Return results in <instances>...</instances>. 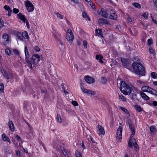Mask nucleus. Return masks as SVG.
I'll return each instance as SVG.
<instances>
[{
  "label": "nucleus",
  "mask_w": 157,
  "mask_h": 157,
  "mask_svg": "<svg viewBox=\"0 0 157 157\" xmlns=\"http://www.w3.org/2000/svg\"><path fill=\"white\" fill-rule=\"evenodd\" d=\"M131 71L139 77L144 76L145 71L144 67L140 63L135 62L131 66Z\"/></svg>",
  "instance_id": "obj_1"
},
{
  "label": "nucleus",
  "mask_w": 157,
  "mask_h": 157,
  "mask_svg": "<svg viewBox=\"0 0 157 157\" xmlns=\"http://www.w3.org/2000/svg\"><path fill=\"white\" fill-rule=\"evenodd\" d=\"M120 90L122 93L125 95H129L131 93L132 89L130 86L123 81L121 82Z\"/></svg>",
  "instance_id": "obj_2"
},
{
  "label": "nucleus",
  "mask_w": 157,
  "mask_h": 157,
  "mask_svg": "<svg viewBox=\"0 0 157 157\" xmlns=\"http://www.w3.org/2000/svg\"><path fill=\"white\" fill-rule=\"evenodd\" d=\"M40 56L38 54L33 55L31 58V62L29 59L26 60V62L27 63V65L32 69L33 68L32 63L33 65L37 64L40 60Z\"/></svg>",
  "instance_id": "obj_3"
},
{
  "label": "nucleus",
  "mask_w": 157,
  "mask_h": 157,
  "mask_svg": "<svg viewBox=\"0 0 157 157\" xmlns=\"http://www.w3.org/2000/svg\"><path fill=\"white\" fill-rule=\"evenodd\" d=\"M88 139V143L89 144H91V147L90 146L91 151L94 152L97 151L98 149L97 146V143L94 141L93 138L90 136H89Z\"/></svg>",
  "instance_id": "obj_4"
},
{
  "label": "nucleus",
  "mask_w": 157,
  "mask_h": 157,
  "mask_svg": "<svg viewBox=\"0 0 157 157\" xmlns=\"http://www.w3.org/2000/svg\"><path fill=\"white\" fill-rule=\"evenodd\" d=\"M107 13L108 15L107 17V18L113 20L117 19V15L113 10L110 9H107Z\"/></svg>",
  "instance_id": "obj_5"
},
{
  "label": "nucleus",
  "mask_w": 157,
  "mask_h": 157,
  "mask_svg": "<svg viewBox=\"0 0 157 157\" xmlns=\"http://www.w3.org/2000/svg\"><path fill=\"white\" fill-rule=\"evenodd\" d=\"M141 90L143 91L148 92L155 95H157V92L150 87L144 86L142 87Z\"/></svg>",
  "instance_id": "obj_6"
},
{
  "label": "nucleus",
  "mask_w": 157,
  "mask_h": 157,
  "mask_svg": "<svg viewBox=\"0 0 157 157\" xmlns=\"http://www.w3.org/2000/svg\"><path fill=\"white\" fill-rule=\"evenodd\" d=\"M25 4L28 12H32L34 10L33 5L30 1L28 0L26 1H25Z\"/></svg>",
  "instance_id": "obj_7"
},
{
  "label": "nucleus",
  "mask_w": 157,
  "mask_h": 157,
  "mask_svg": "<svg viewBox=\"0 0 157 157\" xmlns=\"http://www.w3.org/2000/svg\"><path fill=\"white\" fill-rule=\"evenodd\" d=\"M122 128L121 126H119L117 130L116 134V137L119 143L121 142V140L122 139Z\"/></svg>",
  "instance_id": "obj_8"
},
{
  "label": "nucleus",
  "mask_w": 157,
  "mask_h": 157,
  "mask_svg": "<svg viewBox=\"0 0 157 157\" xmlns=\"http://www.w3.org/2000/svg\"><path fill=\"white\" fill-rule=\"evenodd\" d=\"M66 37L67 40L69 41H72L74 39L73 33L70 29L67 30Z\"/></svg>",
  "instance_id": "obj_9"
},
{
  "label": "nucleus",
  "mask_w": 157,
  "mask_h": 157,
  "mask_svg": "<svg viewBox=\"0 0 157 157\" xmlns=\"http://www.w3.org/2000/svg\"><path fill=\"white\" fill-rule=\"evenodd\" d=\"M2 43L4 45L8 44L10 41V37L9 35L6 33L3 34L2 38Z\"/></svg>",
  "instance_id": "obj_10"
},
{
  "label": "nucleus",
  "mask_w": 157,
  "mask_h": 157,
  "mask_svg": "<svg viewBox=\"0 0 157 157\" xmlns=\"http://www.w3.org/2000/svg\"><path fill=\"white\" fill-rule=\"evenodd\" d=\"M132 144H133V146L134 147L136 148H138V146L137 143H136V140L134 139H130L129 140L128 142V147L130 148H132L133 147V146L132 145Z\"/></svg>",
  "instance_id": "obj_11"
},
{
  "label": "nucleus",
  "mask_w": 157,
  "mask_h": 157,
  "mask_svg": "<svg viewBox=\"0 0 157 157\" xmlns=\"http://www.w3.org/2000/svg\"><path fill=\"white\" fill-rule=\"evenodd\" d=\"M2 73L4 77L7 78V79L12 78V74L10 72H7L3 70L2 71Z\"/></svg>",
  "instance_id": "obj_12"
},
{
  "label": "nucleus",
  "mask_w": 157,
  "mask_h": 157,
  "mask_svg": "<svg viewBox=\"0 0 157 157\" xmlns=\"http://www.w3.org/2000/svg\"><path fill=\"white\" fill-rule=\"evenodd\" d=\"M85 81L89 84L94 83L95 82V80L93 78L90 77L89 76H85Z\"/></svg>",
  "instance_id": "obj_13"
},
{
  "label": "nucleus",
  "mask_w": 157,
  "mask_h": 157,
  "mask_svg": "<svg viewBox=\"0 0 157 157\" xmlns=\"http://www.w3.org/2000/svg\"><path fill=\"white\" fill-rule=\"evenodd\" d=\"M98 22L100 25H103L104 24H109V23L106 19L101 18L99 19L98 20Z\"/></svg>",
  "instance_id": "obj_14"
},
{
  "label": "nucleus",
  "mask_w": 157,
  "mask_h": 157,
  "mask_svg": "<svg viewBox=\"0 0 157 157\" xmlns=\"http://www.w3.org/2000/svg\"><path fill=\"white\" fill-rule=\"evenodd\" d=\"M97 130H98V133L99 134H102L104 135L105 134V131L103 129V128L100 125H98L97 127Z\"/></svg>",
  "instance_id": "obj_15"
},
{
  "label": "nucleus",
  "mask_w": 157,
  "mask_h": 157,
  "mask_svg": "<svg viewBox=\"0 0 157 157\" xmlns=\"http://www.w3.org/2000/svg\"><path fill=\"white\" fill-rule=\"evenodd\" d=\"M100 14L103 17L107 18L108 13H107V9L106 11L103 8H102L101 10Z\"/></svg>",
  "instance_id": "obj_16"
},
{
  "label": "nucleus",
  "mask_w": 157,
  "mask_h": 157,
  "mask_svg": "<svg viewBox=\"0 0 157 157\" xmlns=\"http://www.w3.org/2000/svg\"><path fill=\"white\" fill-rule=\"evenodd\" d=\"M8 125L10 129L12 132H13L14 130V124L12 121H9L8 123Z\"/></svg>",
  "instance_id": "obj_17"
},
{
  "label": "nucleus",
  "mask_w": 157,
  "mask_h": 157,
  "mask_svg": "<svg viewBox=\"0 0 157 157\" xmlns=\"http://www.w3.org/2000/svg\"><path fill=\"white\" fill-rule=\"evenodd\" d=\"M103 58L102 56L101 55H97L96 56V59L98 60L99 62L101 63H103L104 62L102 60Z\"/></svg>",
  "instance_id": "obj_18"
},
{
  "label": "nucleus",
  "mask_w": 157,
  "mask_h": 157,
  "mask_svg": "<svg viewBox=\"0 0 157 157\" xmlns=\"http://www.w3.org/2000/svg\"><path fill=\"white\" fill-rule=\"evenodd\" d=\"M127 123L128 124L129 128L131 131L135 130L134 127L131 124V121L129 119H128V121L127 122Z\"/></svg>",
  "instance_id": "obj_19"
},
{
  "label": "nucleus",
  "mask_w": 157,
  "mask_h": 157,
  "mask_svg": "<svg viewBox=\"0 0 157 157\" xmlns=\"http://www.w3.org/2000/svg\"><path fill=\"white\" fill-rule=\"evenodd\" d=\"M3 140L4 141H8L10 144V141L8 137L5 134H3L2 135Z\"/></svg>",
  "instance_id": "obj_20"
},
{
  "label": "nucleus",
  "mask_w": 157,
  "mask_h": 157,
  "mask_svg": "<svg viewBox=\"0 0 157 157\" xmlns=\"http://www.w3.org/2000/svg\"><path fill=\"white\" fill-rule=\"evenodd\" d=\"M25 56L26 59H25V60H26V59H29V55L28 52L27 48L26 46H25Z\"/></svg>",
  "instance_id": "obj_21"
},
{
  "label": "nucleus",
  "mask_w": 157,
  "mask_h": 157,
  "mask_svg": "<svg viewBox=\"0 0 157 157\" xmlns=\"http://www.w3.org/2000/svg\"><path fill=\"white\" fill-rule=\"evenodd\" d=\"M140 94L142 97L146 100H149L150 99L149 98L147 95L143 92H141Z\"/></svg>",
  "instance_id": "obj_22"
},
{
  "label": "nucleus",
  "mask_w": 157,
  "mask_h": 157,
  "mask_svg": "<svg viewBox=\"0 0 157 157\" xmlns=\"http://www.w3.org/2000/svg\"><path fill=\"white\" fill-rule=\"evenodd\" d=\"M150 130L151 134H153L156 132V129L154 126H151L150 127Z\"/></svg>",
  "instance_id": "obj_23"
},
{
  "label": "nucleus",
  "mask_w": 157,
  "mask_h": 157,
  "mask_svg": "<svg viewBox=\"0 0 157 157\" xmlns=\"http://www.w3.org/2000/svg\"><path fill=\"white\" fill-rule=\"evenodd\" d=\"M17 15L20 19L22 20L24 22H25V20H26L25 19V17L24 16L22 15L21 13H19Z\"/></svg>",
  "instance_id": "obj_24"
},
{
  "label": "nucleus",
  "mask_w": 157,
  "mask_h": 157,
  "mask_svg": "<svg viewBox=\"0 0 157 157\" xmlns=\"http://www.w3.org/2000/svg\"><path fill=\"white\" fill-rule=\"evenodd\" d=\"M121 62L123 64V65L125 66H126L128 63V62L127 60L125 59H121Z\"/></svg>",
  "instance_id": "obj_25"
},
{
  "label": "nucleus",
  "mask_w": 157,
  "mask_h": 157,
  "mask_svg": "<svg viewBox=\"0 0 157 157\" xmlns=\"http://www.w3.org/2000/svg\"><path fill=\"white\" fill-rule=\"evenodd\" d=\"M17 37L20 40H22L23 39V36L22 34L20 33H18L17 34Z\"/></svg>",
  "instance_id": "obj_26"
},
{
  "label": "nucleus",
  "mask_w": 157,
  "mask_h": 157,
  "mask_svg": "<svg viewBox=\"0 0 157 157\" xmlns=\"http://www.w3.org/2000/svg\"><path fill=\"white\" fill-rule=\"evenodd\" d=\"M55 14L56 16L57 17L60 19H63V17L62 16L61 14L59 13L58 12H56L55 13Z\"/></svg>",
  "instance_id": "obj_27"
},
{
  "label": "nucleus",
  "mask_w": 157,
  "mask_h": 157,
  "mask_svg": "<svg viewBox=\"0 0 157 157\" xmlns=\"http://www.w3.org/2000/svg\"><path fill=\"white\" fill-rule=\"evenodd\" d=\"M22 35L23 36V37L25 39H28L29 38L28 35L26 32L25 31L22 33Z\"/></svg>",
  "instance_id": "obj_28"
},
{
  "label": "nucleus",
  "mask_w": 157,
  "mask_h": 157,
  "mask_svg": "<svg viewBox=\"0 0 157 157\" xmlns=\"http://www.w3.org/2000/svg\"><path fill=\"white\" fill-rule=\"evenodd\" d=\"M4 89V84L2 83H1L0 84V93H3V92Z\"/></svg>",
  "instance_id": "obj_29"
},
{
  "label": "nucleus",
  "mask_w": 157,
  "mask_h": 157,
  "mask_svg": "<svg viewBox=\"0 0 157 157\" xmlns=\"http://www.w3.org/2000/svg\"><path fill=\"white\" fill-rule=\"evenodd\" d=\"M151 77L155 79L157 78V74L155 72H153L151 73Z\"/></svg>",
  "instance_id": "obj_30"
},
{
  "label": "nucleus",
  "mask_w": 157,
  "mask_h": 157,
  "mask_svg": "<svg viewBox=\"0 0 157 157\" xmlns=\"http://www.w3.org/2000/svg\"><path fill=\"white\" fill-rule=\"evenodd\" d=\"M87 94H90L91 95L94 96L95 95L96 93L95 92L91 90H88L87 93Z\"/></svg>",
  "instance_id": "obj_31"
},
{
  "label": "nucleus",
  "mask_w": 157,
  "mask_h": 157,
  "mask_svg": "<svg viewBox=\"0 0 157 157\" xmlns=\"http://www.w3.org/2000/svg\"><path fill=\"white\" fill-rule=\"evenodd\" d=\"M135 107L136 110L138 112H140L141 111V108L140 105H136Z\"/></svg>",
  "instance_id": "obj_32"
},
{
  "label": "nucleus",
  "mask_w": 157,
  "mask_h": 157,
  "mask_svg": "<svg viewBox=\"0 0 157 157\" xmlns=\"http://www.w3.org/2000/svg\"><path fill=\"white\" fill-rule=\"evenodd\" d=\"M107 82L106 79L104 77H102L101 78V82L104 85H105Z\"/></svg>",
  "instance_id": "obj_33"
},
{
  "label": "nucleus",
  "mask_w": 157,
  "mask_h": 157,
  "mask_svg": "<svg viewBox=\"0 0 157 157\" xmlns=\"http://www.w3.org/2000/svg\"><path fill=\"white\" fill-rule=\"evenodd\" d=\"M75 156L76 157H82L81 153L78 151H75Z\"/></svg>",
  "instance_id": "obj_34"
},
{
  "label": "nucleus",
  "mask_w": 157,
  "mask_h": 157,
  "mask_svg": "<svg viewBox=\"0 0 157 157\" xmlns=\"http://www.w3.org/2000/svg\"><path fill=\"white\" fill-rule=\"evenodd\" d=\"M132 5L136 8H140L141 7V6L140 4L138 3L135 2L132 4Z\"/></svg>",
  "instance_id": "obj_35"
},
{
  "label": "nucleus",
  "mask_w": 157,
  "mask_h": 157,
  "mask_svg": "<svg viewBox=\"0 0 157 157\" xmlns=\"http://www.w3.org/2000/svg\"><path fill=\"white\" fill-rule=\"evenodd\" d=\"M120 108L121 109L122 111H123L124 113H126L127 114H129V113L128 110L124 108L123 107H120Z\"/></svg>",
  "instance_id": "obj_36"
},
{
  "label": "nucleus",
  "mask_w": 157,
  "mask_h": 157,
  "mask_svg": "<svg viewBox=\"0 0 157 157\" xmlns=\"http://www.w3.org/2000/svg\"><path fill=\"white\" fill-rule=\"evenodd\" d=\"M153 44V40L152 39H150L147 40V45L149 46H150L151 45Z\"/></svg>",
  "instance_id": "obj_37"
},
{
  "label": "nucleus",
  "mask_w": 157,
  "mask_h": 157,
  "mask_svg": "<svg viewBox=\"0 0 157 157\" xmlns=\"http://www.w3.org/2000/svg\"><path fill=\"white\" fill-rule=\"evenodd\" d=\"M56 119L57 121L59 123H61L62 121V120L59 115H57Z\"/></svg>",
  "instance_id": "obj_38"
},
{
  "label": "nucleus",
  "mask_w": 157,
  "mask_h": 157,
  "mask_svg": "<svg viewBox=\"0 0 157 157\" xmlns=\"http://www.w3.org/2000/svg\"><path fill=\"white\" fill-rule=\"evenodd\" d=\"M4 26V22L0 18V29H2Z\"/></svg>",
  "instance_id": "obj_39"
},
{
  "label": "nucleus",
  "mask_w": 157,
  "mask_h": 157,
  "mask_svg": "<svg viewBox=\"0 0 157 157\" xmlns=\"http://www.w3.org/2000/svg\"><path fill=\"white\" fill-rule=\"evenodd\" d=\"M82 16L83 17L85 18H86L87 17L88 20L90 21V18L88 16H87V15L86 13L85 12L83 13Z\"/></svg>",
  "instance_id": "obj_40"
},
{
  "label": "nucleus",
  "mask_w": 157,
  "mask_h": 157,
  "mask_svg": "<svg viewBox=\"0 0 157 157\" xmlns=\"http://www.w3.org/2000/svg\"><path fill=\"white\" fill-rule=\"evenodd\" d=\"M81 89L82 91L85 93L87 94L88 90L84 88L83 86L81 85Z\"/></svg>",
  "instance_id": "obj_41"
},
{
  "label": "nucleus",
  "mask_w": 157,
  "mask_h": 157,
  "mask_svg": "<svg viewBox=\"0 0 157 157\" xmlns=\"http://www.w3.org/2000/svg\"><path fill=\"white\" fill-rule=\"evenodd\" d=\"M101 30L98 29L96 30L95 35H97L98 34L101 35Z\"/></svg>",
  "instance_id": "obj_42"
},
{
  "label": "nucleus",
  "mask_w": 157,
  "mask_h": 157,
  "mask_svg": "<svg viewBox=\"0 0 157 157\" xmlns=\"http://www.w3.org/2000/svg\"><path fill=\"white\" fill-rule=\"evenodd\" d=\"M149 51L151 53L153 54L154 55L155 54V52L152 48H150L149 49Z\"/></svg>",
  "instance_id": "obj_43"
},
{
  "label": "nucleus",
  "mask_w": 157,
  "mask_h": 157,
  "mask_svg": "<svg viewBox=\"0 0 157 157\" xmlns=\"http://www.w3.org/2000/svg\"><path fill=\"white\" fill-rule=\"evenodd\" d=\"M120 99H121L123 101H126V99L125 97L122 95H119Z\"/></svg>",
  "instance_id": "obj_44"
},
{
  "label": "nucleus",
  "mask_w": 157,
  "mask_h": 157,
  "mask_svg": "<svg viewBox=\"0 0 157 157\" xmlns=\"http://www.w3.org/2000/svg\"><path fill=\"white\" fill-rule=\"evenodd\" d=\"M4 8L5 10L8 11L11 10L10 7L7 5H5L4 7Z\"/></svg>",
  "instance_id": "obj_45"
},
{
  "label": "nucleus",
  "mask_w": 157,
  "mask_h": 157,
  "mask_svg": "<svg viewBox=\"0 0 157 157\" xmlns=\"http://www.w3.org/2000/svg\"><path fill=\"white\" fill-rule=\"evenodd\" d=\"M5 53L8 55H9L11 53V51L10 50L8 49H6L5 51Z\"/></svg>",
  "instance_id": "obj_46"
},
{
  "label": "nucleus",
  "mask_w": 157,
  "mask_h": 157,
  "mask_svg": "<svg viewBox=\"0 0 157 157\" xmlns=\"http://www.w3.org/2000/svg\"><path fill=\"white\" fill-rule=\"evenodd\" d=\"M72 104L74 106H77L78 105V104L77 101H73L71 102Z\"/></svg>",
  "instance_id": "obj_47"
},
{
  "label": "nucleus",
  "mask_w": 157,
  "mask_h": 157,
  "mask_svg": "<svg viewBox=\"0 0 157 157\" xmlns=\"http://www.w3.org/2000/svg\"><path fill=\"white\" fill-rule=\"evenodd\" d=\"M19 12V10L17 9L14 8L13 9V12L15 13H17Z\"/></svg>",
  "instance_id": "obj_48"
},
{
  "label": "nucleus",
  "mask_w": 157,
  "mask_h": 157,
  "mask_svg": "<svg viewBox=\"0 0 157 157\" xmlns=\"http://www.w3.org/2000/svg\"><path fill=\"white\" fill-rule=\"evenodd\" d=\"M87 42L85 40H84L83 41V45L84 46V47L85 48H86L87 47Z\"/></svg>",
  "instance_id": "obj_49"
},
{
  "label": "nucleus",
  "mask_w": 157,
  "mask_h": 157,
  "mask_svg": "<svg viewBox=\"0 0 157 157\" xmlns=\"http://www.w3.org/2000/svg\"><path fill=\"white\" fill-rule=\"evenodd\" d=\"M143 16L145 18H147L148 17V14L147 13H144L143 15Z\"/></svg>",
  "instance_id": "obj_50"
},
{
  "label": "nucleus",
  "mask_w": 157,
  "mask_h": 157,
  "mask_svg": "<svg viewBox=\"0 0 157 157\" xmlns=\"http://www.w3.org/2000/svg\"><path fill=\"white\" fill-rule=\"evenodd\" d=\"M90 5L92 8L95 9V4L92 2H90Z\"/></svg>",
  "instance_id": "obj_51"
},
{
  "label": "nucleus",
  "mask_w": 157,
  "mask_h": 157,
  "mask_svg": "<svg viewBox=\"0 0 157 157\" xmlns=\"http://www.w3.org/2000/svg\"><path fill=\"white\" fill-rule=\"evenodd\" d=\"M13 52L16 55H18L19 54V52L17 49H14L13 50Z\"/></svg>",
  "instance_id": "obj_52"
},
{
  "label": "nucleus",
  "mask_w": 157,
  "mask_h": 157,
  "mask_svg": "<svg viewBox=\"0 0 157 157\" xmlns=\"http://www.w3.org/2000/svg\"><path fill=\"white\" fill-rule=\"evenodd\" d=\"M35 49L36 52H39L40 50V48L37 46H36L35 47Z\"/></svg>",
  "instance_id": "obj_53"
},
{
  "label": "nucleus",
  "mask_w": 157,
  "mask_h": 157,
  "mask_svg": "<svg viewBox=\"0 0 157 157\" xmlns=\"http://www.w3.org/2000/svg\"><path fill=\"white\" fill-rule=\"evenodd\" d=\"M58 40V41L60 44L61 45H63V44L62 41V40H61L60 38H59Z\"/></svg>",
  "instance_id": "obj_54"
},
{
  "label": "nucleus",
  "mask_w": 157,
  "mask_h": 157,
  "mask_svg": "<svg viewBox=\"0 0 157 157\" xmlns=\"http://www.w3.org/2000/svg\"><path fill=\"white\" fill-rule=\"evenodd\" d=\"M64 155L65 156L67 155V151L65 150H63L62 151Z\"/></svg>",
  "instance_id": "obj_55"
},
{
  "label": "nucleus",
  "mask_w": 157,
  "mask_h": 157,
  "mask_svg": "<svg viewBox=\"0 0 157 157\" xmlns=\"http://www.w3.org/2000/svg\"><path fill=\"white\" fill-rule=\"evenodd\" d=\"M137 82L140 84H141L143 83H145V82H142L140 80H138L137 81Z\"/></svg>",
  "instance_id": "obj_56"
},
{
  "label": "nucleus",
  "mask_w": 157,
  "mask_h": 157,
  "mask_svg": "<svg viewBox=\"0 0 157 157\" xmlns=\"http://www.w3.org/2000/svg\"><path fill=\"white\" fill-rule=\"evenodd\" d=\"M127 21L128 22L131 23V22H132V18L128 16V18H127Z\"/></svg>",
  "instance_id": "obj_57"
},
{
  "label": "nucleus",
  "mask_w": 157,
  "mask_h": 157,
  "mask_svg": "<svg viewBox=\"0 0 157 157\" xmlns=\"http://www.w3.org/2000/svg\"><path fill=\"white\" fill-rule=\"evenodd\" d=\"M12 12V10L9 11H8V16H10L11 15V13Z\"/></svg>",
  "instance_id": "obj_58"
},
{
  "label": "nucleus",
  "mask_w": 157,
  "mask_h": 157,
  "mask_svg": "<svg viewBox=\"0 0 157 157\" xmlns=\"http://www.w3.org/2000/svg\"><path fill=\"white\" fill-rule=\"evenodd\" d=\"M16 137L17 138V140H20L21 139L20 136L17 135H16Z\"/></svg>",
  "instance_id": "obj_59"
},
{
  "label": "nucleus",
  "mask_w": 157,
  "mask_h": 157,
  "mask_svg": "<svg viewBox=\"0 0 157 157\" xmlns=\"http://www.w3.org/2000/svg\"><path fill=\"white\" fill-rule=\"evenodd\" d=\"M132 132V134H131V136H133L135 135V130H133L131 131Z\"/></svg>",
  "instance_id": "obj_60"
},
{
  "label": "nucleus",
  "mask_w": 157,
  "mask_h": 157,
  "mask_svg": "<svg viewBox=\"0 0 157 157\" xmlns=\"http://www.w3.org/2000/svg\"><path fill=\"white\" fill-rule=\"evenodd\" d=\"M17 155L18 156H20V152L19 151H17L16 152Z\"/></svg>",
  "instance_id": "obj_61"
},
{
  "label": "nucleus",
  "mask_w": 157,
  "mask_h": 157,
  "mask_svg": "<svg viewBox=\"0 0 157 157\" xmlns=\"http://www.w3.org/2000/svg\"><path fill=\"white\" fill-rule=\"evenodd\" d=\"M152 104L155 106H157V101H153Z\"/></svg>",
  "instance_id": "obj_62"
},
{
  "label": "nucleus",
  "mask_w": 157,
  "mask_h": 157,
  "mask_svg": "<svg viewBox=\"0 0 157 157\" xmlns=\"http://www.w3.org/2000/svg\"><path fill=\"white\" fill-rule=\"evenodd\" d=\"M81 40H78L77 41V44L78 46H79L81 44Z\"/></svg>",
  "instance_id": "obj_63"
},
{
  "label": "nucleus",
  "mask_w": 157,
  "mask_h": 157,
  "mask_svg": "<svg viewBox=\"0 0 157 157\" xmlns=\"http://www.w3.org/2000/svg\"><path fill=\"white\" fill-rule=\"evenodd\" d=\"M26 23V25L28 28H29V24L28 22V21L26 20H25V22Z\"/></svg>",
  "instance_id": "obj_64"
}]
</instances>
